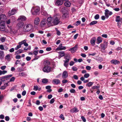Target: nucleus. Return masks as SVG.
Here are the masks:
<instances>
[{
  "label": "nucleus",
  "instance_id": "obj_1",
  "mask_svg": "<svg viewBox=\"0 0 122 122\" xmlns=\"http://www.w3.org/2000/svg\"><path fill=\"white\" fill-rule=\"evenodd\" d=\"M44 67L43 69V70L44 72H49L51 70V68L50 66V63L48 60L44 61Z\"/></svg>",
  "mask_w": 122,
  "mask_h": 122
},
{
  "label": "nucleus",
  "instance_id": "obj_2",
  "mask_svg": "<svg viewBox=\"0 0 122 122\" xmlns=\"http://www.w3.org/2000/svg\"><path fill=\"white\" fill-rule=\"evenodd\" d=\"M33 26L30 24H26L23 27V30L25 32H28L31 30L33 28Z\"/></svg>",
  "mask_w": 122,
  "mask_h": 122
},
{
  "label": "nucleus",
  "instance_id": "obj_3",
  "mask_svg": "<svg viewBox=\"0 0 122 122\" xmlns=\"http://www.w3.org/2000/svg\"><path fill=\"white\" fill-rule=\"evenodd\" d=\"M40 10V7L37 6L33 7L31 10V12L33 15H37V13Z\"/></svg>",
  "mask_w": 122,
  "mask_h": 122
},
{
  "label": "nucleus",
  "instance_id": "obj_4",
  "mask_svg": "<svg viewBox=\"0 0 122 122\" xmlns=\"http://www.w3.org/2000/svg\"><path fill=\"white\" fill-rule=\"evenodd\" d=\"M47 25L48 26H51L53 25V19L51 17H48L47 20Z\"/></svg>",
  "mask_w": 122,
  "mask_h": 122
},
{
  "label": "nucleus",
  "instance_id": "obj_5",
  "mask_svg": "<svg viewBox=\"0 0 122 122\" xmlns=\"http://www.w3.org/2000/svg\"><path fill=\"white\" fill-rule=\"evenodd\" d=\"M47 20L46 18L43 19L40 24V26L41 27L46 26L47 25Z\"/></svg>",
  "mask_w": 122,
  "mask_h": 122
},
{
  "label": "nucleus",
  "instance_id": "obj_6",
  "mask_svg": "<svg viewBox=\"0 0 122 122\" xmlns=\"http://www.w3.org/2000/svg\"><path fill=\"white\" fill-rule=\"evenodd\" d=\"M26 20V18L25 16L23 15H21L19 17L17 20L19 21L23 22L25 21Z\"/></svg>",
  "mask_w": 122,
  "mask_h": 122
},
{
  "label": "nucleus",
  "instance_id": "obj_7",
  "mask_svg": "<svg viewBox=\"0 0 122 122\" xmlns=\"http://www.w3.org/2000/svg\"><path fill=\"white\" fill-rule=\"evenodd\" d=\"M55 50L57 51V52L59 53V56L58 57L59 59H60L61 58V51L58 52V51H61V45H60L59 47L57 48Z\"/></svg>",
  "mask_w": 122,
  "mask_h": 122
},
{
  "label": "nucleus",
  "instance_id": "obj_8",
  "mask_svg": "<svg viewBox=\"0 0 122 122\" xmlns=\"http://www.w3.org/2000/svg\"><path fill=\"white\" fill-rule=\"evenodd\" d=\"M116 18L115 21L116 22H118V26L119 27L121 25V22H120V17L119 16H117L116 17Z\"/></svg>",
  "mask_w": 122,
  "mask_h": 122
},
{
  "label": "nucleus",
  "instance_id": "obj_9",
  "mask_svg": "<svg viewBox=\"0 0 122 122\" xmlns=\"http://www.w3.org/2000/svg\"><path fill=\"white\" fill-rule=\"evenodd\" d=\"M68 77L67 72L66 71H64L62 73V77L63 79H66Z\"/></svg>",
  "mask_w": 122,
  "mask_h": 122
},
{
  "label": "nucleus",
  "instance_id": "obj_10",
  "mask_svg": "<svg viewBox=\"0 0 122 122\" xmlns=\"http://www.w3.org/2000/svg\"><path fill=\"white\" fill-rule=\"evenodd\" d=\"M111 62L115 65H118L120 64V62L116 59H112L111 61Z\"/></svg>",
  "mask_w": 122,
  "mask_h": 122
},
{
  "label": "nucleus",
  "instance_id": "obj_11",
  "mask_svg": "<svg viewBox=\"0 0 122 122\" xmlns=\"http://www.w3.org/2000/svg\"><path fill=\"white\" fill-rule=\"evenodd\" d=\"M5 24L4 22H1L0 23V30L3 31L5 29Z\"/></svg>",
  "mask_w": 122,
  "mask_h": 122
},
{
  "label": "nucleus",
  "instance_id": "obj_12",
  "mask_svg": "<svg viewBox=\"0 0 122 122\" xmlns=\"http://www.w3.org/2000/svg\"><path fill=\"white\" fill-rule=\"evenodd\" d=\"M59 18L58 17H56L54 19H53V25H57L59 23Z\"/></svg>",
  "mask_w": 122,
  "mask_h": 122
},
{
  "label": "nucleus",
  "instance_id": "obj_13",
  "mask_svg": "<svg viewBox=\"0 0 122 122\" xmlns=\"http://www.w3.org/2000/svg\"><path fill=\"white\" fill-rule=\"evenodd\" d=\"M64 57L65 60L63 61H65L66 62H68L69 61L70 59V56L68 54L66 55Z\"/></svg>",
  "mask_w": 122,
  "mask_h": 122
},
{
  "label": "nucleus",
  "instance_id": "obj_14",
  "mask_svg": "<svg viewBox=\"0 0 122 122\" xmlns=\"http://www.w3.org/2000/svg\"><path fill=\"white\" fill-rule=\"evenodd\" d=\"M26 41L27 40H24L21 42H19V43L21 45L23 44L25 46H28V44L26 43Z\"/></svg>",
  "mask_w": 122,
  "mask_h": 122
},
{
  "label": "nucleus",
  "instance_id": "obj_15",
  "mask_svg": "<svg viewBox=\"0 0 122 122\" xmlns=\"http://www.w3.org/2000/svg\"><path fill=\"white\" fill-rule=\"evenodd\" d=\"M12 76V75L10 74L3 76L0 78V80H2L3 79H7L8 78L11 77Z\"/></svg>",
  "mask_w": 122,
  "mask_h": 122
},
{
  "label": "nucleus",
  "instance_id": "obj_16",
  "mask_svg": "<svg viewBox=\"0 0 122 122\" xmlns=\"http://www.w3.org/2000/svg\"><path fill=\"white\" fill-rule=\"evenodd\" d=\"M19 22L17 24V26L19 28H22L24 26V23L23 22L19 21Z\"/></svg>",
  "mask_w": 122,
  "mask_h": 122
},
{
  "label": "nucleus",
  "instance_id": "obj_17",
  "mask_svg": "<svg viewBox=\"0 0 122 122\" xmlns=\"http://www.w3.org/2000/svg\"><path fill=\"white\" fill-rule=\"evenodd\" d=\"M107 42H106L105 44H100V46L101 49L105 50L106 49L107 47Z\"/></svg>",
  "mask_w": 122,
  "mask_h": 122
},
{
  "label": "nucleus",
  "instance_id": "obj_18",
  "mask_svg": "<svg viewBox=\"0 0 122 122\" xmlns=\"http://www.w3.org/2000/svg\"><path fill=\"white\" fill-rule=\"evenodd\" d=\"M17 10L15 9H12L9 13V15L10 16L15 14L17 12Z\"/></svg>",
  "mask_w": 122,
  "mask_h": 122
},
{
  "label": "nucleus",
  "instance_id": "obj_19",
  "mask_svg": "<svg viewBox=\"0 0 122 122\" xmlns=\"http://www.w3.org/2000/svg\"><path fill=\"white\" fill-rule=\"evenodd\" d=\"M79 110L76 107H74L70 110V112L72 113H76Z\"/></svg>",
  "mask_w": 122,
  "mask_h": 122
},
{
  "label": "nucleus",
  "instance_id": "obj_20",
  "mask_svg": "<svg viewBox=\"0 0 122 122\" xmlns=\"http://www.w3.org/2000/svg\"><path fill=\"white\" fill-rule=\"evenodd\" d=\"M96 41V39L95 37L93 38L91 40L90 43L92 46H94L95 45Z\"/></svg>",
  "mask_w": 122,
  "mask_h": 122
},
{
  "label": "nucleus",
  "instance_id": "obj_21",
  "mask_svg": "<svg viewBox=\"0 0 122 122\" xmlns=\"http://www.w3.org/2000/svg\"><path fill=\"white\" fill-rule=\"evenodd\" d=\"M65 12L62 13L63 14V15H62V17L64 19L67 17L68 16V14L67 13L66 11L65 10Z\"/></svg>",
  "mask_w": 122,
  "mask_h": 122
},
{
  "label": "nucleus",
  "instance_id": "obj_22",
  "mask_svg": "<svg viewBox=\"0 0 122 122\" xmlns=\"http://www.w3.org/2000/svg\"><path fill=\"white\" fill-rule=\"evenodd\" d=\"M5 55L3 51L0 50V59H3Z\"/></svg>",
  "mask_w": 122,
  "mask_h": 122
},
{
  "label": "nucleus",
  "instance_id": "obj_23",
  "mask_svg": "<svg viewBox=\"0 0 122 122\" xmlns=\"http://www.w3.org/2000/svg\"><path fill=\"white\" fill-rule=\"evenodd\" d=\"M102 41V38L100 37H98L96 43L97 44H99Z\"/></svg>",
  "mask_w": 122,
  "mask_h": 122
},
{
  "label": "nucleus",
  "instance_id": "obj_24",
  "mask_svg": "<svg viewBox=\"0 0 122 122\" xmlns=\"http://www.w3.org/2000/svg\"><path fill=\"white\" fill-rule=\"evenodd\" d=\"M40 20L38 17L36 18L35 19L34 24L36 25H38L39 23Z\"/></svg>",
  "mask_w": 122,
  "mask_h": 122
},
{
  "label": "nucleus",
  "instance_id": "obj_25",
  "mask_svg": "<svg viewBox=\"0 0 122 122\" xmlns=\"http://www.w3.org/2000/svg\"><path fill=\"white\" fill-rule=\"evenodd\" d=\"M53 83L56 84H58L60 83V81L58 79H54L52 81Z\"/></svg>",
  "mask_w": 122,
  "mask_h": 122
},
{
  "label": "nucleus",
  "instance_id": "obj_26",
  "mask_svg": "<svg viewBox=\"0 0 122 122\" xmlns=\"http://www.w3.org/2000/svg\"><path fill=\"white\" fill-rule=\"evenodd\" d=\"M41 14L45 16H47V12L44 10L42 9V8H41Z\"/></svg>",
  "mask_w": 122,
  "mask_h": 122
},
{
  "label": "nucleus",
  "instance_id": "obj_27",
  "mask_svg": "<svg viewBox=\"0 0 122 122\" xmlns=\"http://www.w3.org/2000/svg\"><path fill=\"white\" fill-rule=\"evenodd\" d=\"M61 0H57L55 4L57 6H60L61 5Z\"/></svg>",
  "mask_w": 122,
  "mask_h": 122
},
{
  "label": "nucleus",
  "instance_id": "obj_28",
  "mask_svg": "<svg viewBox=\"0 0 122 122\" xmlns=\"http://www.w3.org/2000/svg\"><path fill=\"white\" fill-rule=\"evenodd\" d=\"M64 5L67 7H69L71 5V4L69 2H66L64 3Z\"/></svg>",
  "mask_w": 122,
  "mask_h": 122
},
{
  "label": "nucleus",
  "instance_id": "obj_29",
  "mask_svg": "<svg viewBox=\"0 0 122 122\" xmlns=\"http://www.w3.org/2000/svg\"><path fill=\"white\" fill-rule=\"evenodd\" d=\"M17 30L14 29H12L10 31V33L12 34H15L17 32Z\"/></svg>",
  "mask_w": 122,
  "mask_h": 122
},
{
  "label": "nucleus",
  "instance_id": "obj_30",
  "mask_svg": "<svg viewBox=\"0 0 122 122\" xmlns=\"http://www.w3.org/2000/svg\"><path fill=\"white\" fill-rule=\"evenodd\" d=\"M78 46L77 45H76L74 47L71 49V50L73 51H75L77 49Z\"/></svg>",
  "mask_w": 122,
  "mask_h": 122
},
{
  "label": "nucleus",
  "instance_id": "obj_31",
  "mask_svg": "<svg viewBox=\"0 0 122 122\" xmlns=\"http://www.w3.org/2000/svg\"><path fill=\"white\" fill-rule=\"evenodd\" d=\"M94 83L93 82H88L86 85V86H88V87L91 86Z\"/></svg>",
  "mask_w": 122,
  "mask_h": 122
},
{
  "label": "nucleus",
  "instance_id": "obj_32",
  "mask_svg": "<svg viewBox=\"0 0 122 122\" xmlns=\"http://www.w3.org/2000/svg\"><path fill=\"white\" fill-rule=\"evenodd\" d=\"M48 81V80L46 78L43 79L42 80V82L44 83H47Z\"/></svg>",
  "mask_w": 122,
  "mask_h": 122
},
{
  "label": "nucleus",
  "instance_id": "obj_33",
  "mask_svg": "<svg viewBox=\"0 0 122 122\" xmlns=\"http://www.w3.org/2000/svg\"><path fill=\"white\" fill-rule=\"evenodd\" d=\"M23 51L21 49H20L15 52L17 54H19L23 52Z\"/></svg>",
  "mask_w": 122,
  "mask_h": 122
},
{
  "label": "nucleus",
  "instance_id": "obj_34",
  "mask_svg": "<svg viewBox=\"0 0 122 122\" xmlns=\"http://www.w3.org/2000/svg\"><path fill=\"white\" fill-rule=\"evenodd\" d=\"M97 21L95 20L93 21L90 23V25H93L97 24Z\"/></svg>",
  "mask_w": 122,
  "mask_h": 122
},
{
  "label": "nucleus",
  "instance_id": "obj_35",
  "mask_svg": "<svg viewBox=\"0 0 122 122\" xmlns=\"http://www.w3.org/2000/svg\"><path fill=\"white\" fill-rule=\"evenodd\" d=\"M17 70L18 72H21L24 71V68L21 67H18L17 68Z\"/></svg>",
  "mask_w": 122,
  "mask_h": 122
},
{
  "label": "nucleus",
  "instance_id": "obj_36",
  "mask_svg": "<svg viewBox=\"0 0 122 122\" xmlns=\"http://www.w3.org/2000/svg\"><path fill=\"white\" fill-rule=\"evenodd\" d=\"M7 72V71L6 70H4L3 71L0 70V75L2 74H4L6 73Z\"/></svg>",
  "mask_w": 122,
  "mask_h": 122
},
{
  "label": "nucleus",
  "instance_id": "obj_37",
  "mask_svg": "<svg viewBox=\"0 0 122 122\" xmlns=\"http://www.w3.org/2000/svg\"><path fill=\"white\" fill-rule=\"evenodd\" d=\"M100 88V86H94L92 87L91 89H96L97 90H98L99 88Z\"/></svg>",
  "mask_w": 122,
  "mask_h": 122
},
{
  "label": "nucleus",
  "instance_id": "obj_38",
  "mask_svg": "<svg viewBox=\"0 0 122 122\" xmlns=\"http://www.w3.org/2000/svg\"><path fill=\"white\" fill-rule=\"evenodd\" d=\"M19 45L17 46L15 48V50H17L18 49L20 48L21 46V45L19 43Z\"/></svg>",
  "mask_w": 122,
  "mask_h": 122
},
{
  "label": "nucleus",
  "instance_id": "obj_39",
  "mask_svg": "<svg viewBox=\"0 0 122 122\" xmlns=\"http://www.w3.org/2000/svg\"><path fill=\"white\" fill-rule=\"evenodd\" d=\"M19 75L20 76H25V74L24 72H21L19 73Z\"/></svg>",
  "mask_w": 122,
  "mask_h": 122
},
{
  "label": "nucleus",
  "instance_id": "obj_40",
  "mask_svg": "<svg viewBox=\"0 0 122 122\" xmlns=\"http://www.w3.org/2000/svg\"><path fill=\"white\" fill-rule=\"evenodd\" d=\"M6 38L5 37H1L0 38V40L2 42H5L6 40Z\"/></svg>",
  "mask_w": 122,
  "mask_h": 122
},
{
  "label": "nucleus",
  "instance_id": "obj_41",
  "mask_svg": "<svg viewBox=\"0 0 122 122\" xmlns=\"http://www.w3.org/2000/svg\"><path fill=\"white\" fill-rule=\"evenodd\" d=\"M63 61L64 62V66L66 68H67L68 66V62H66L65 61Z\"/></svg>",
  "mask_w": 122,
  "mask_h": 122
},
{
  "label": "nucleus",
  "instance_id": "obj_42",
  "mask_svg": "<svg viewBox=\"0 0 122 122\" xmlns=\"http://www.w3.org/2000/svg\"><path fill=\"white\" fill-rule=\"evenodd\" d=\"M74 71H76L77 70V68L75 66H73L71 68Z\"/></svg>",
  "mask_w": 122,
  "mask_h": 122
},
{
  "label": "nucleus",
  "instance_id": "obj_43",
  "mask_svg": "<svg viewBox=\"0 0 122 122\" xmlns=\"http://www.w3.org/2000/svg\"><path fill=\"white\" fill-rule=\"evenodd\" d=\"M94 18L95 20H97L99 18V15L98 14L94 16Z\"/></svg>",
  "mask_w": 122,
  "mask_h": 122
},
{
  "label": "nucleus",
  "instance_id": "obj_44",
  "mask_svg": "<svg viewBox=\"0 0 122 122\" xmlns=\"http://www.w3.org/2000/svg\"><path fill=\"white\" fill-rule=\"evenodd\" d=\"M4 98V96L3 95H0V102H1Z\"/></svg>",
  "mask_w": 122,
  "mask_h": 122
},
{
  "label": "nucleus",
  "instance_id": "obj_45",
  "mask_svg": "<svg viewBox=\"0 0 122 122\" xmlns=\"http://www.w3.org/2000/svg\"><path fill=\"white\" fill-rule=\"evenodd\" d=\"M6 16L4 15H0V20L2 19L5 18Z\"/></svg>",
  "mask_w": 122,
  "mask_h": 122
},
{
  "label": "nucleus",
  "instance_id": "obj_46",
  "mask_svg": "<svg viewBox=\"0 0 122 122\" xmlns=\"http://www.w3.org/2000/svg\"><path fill=\"white\" fill-rule=\"evenodd\" d=\"M38 50L34 51L33 52V54L35 56L37 55L38 53Z\"/></svg>",
  "mask_w": 122,
  "mask_h": 122
},
{
  "label": "nucleus",
  "instance_id": "obj_47",
  "mask_svg": "<svg viewBox=\"0 0 122 122\" xmlns=\"http://www.w3.org/2000/svg\"><path fill=\"white\" fill-rule=\"evenodd\" d=\"M97 60L100 61H103V58L101 57H99L98 58V59L97 60V59H96Z\"/></svg>",
  "mask_w": 122,
  "mask_h": 122
},
{
  "label": "nucleus",
  "instance_id": "obj_48",
  "mask_svg": "<svg viewBox=\"0 0 122 122\" xmlns=\"http://www.w3.org/2000/svg\"><path fill=\"white\" fill-rule=\"evenodd\" d=\"M70 92L71 93H75L76 92V91L75 89H72L70 90Z\"/></svg>",
  "mask_w": 122,
  "mask_h": 122
},
{
  "label": "nucleus",
  "instance_id": "obj_49",
  "mask_svg": "<svg viewBox=\"0 0 122 122\" xmlns=\"http://www.w3.org/2000/svg\"><path fill=\"white\" fill-rule=\"evenodd\" d=\"M34 90L36 91H37L38 89V88H39L38 86H34Z\"/></svg>",
  "mask_w": 122,
  "mask_h": 122
},
{
  "label": "nucleus",
  "instance_id": "obj_50",
  "mask_svg": "<svg viewBox=\"0 0 122 122\" xmlns=\"http://www.w3.org/2000/svg\"><path fill=\"white\" fill-rule=\"evenodd\" d=\"M0 49L1 50H5V49H4L3 45H0Z\"/></svg>",
  "mask_w": 122,
  "mask_h": 122
},
{
  "label": "nucleus",
  "instance_id": "obj_51",
  "mask_svg": "<svg viewBox=\"0 0 122 122\" xmlns=\"http://www.w3.org/2000/svg\"><path fill=\"white\" fill-rule=\"evenodd\" d=\"M89 75L88 73L85 74L84 75V77L85 78H87L89 77Z\"/></svg>",
  "mask_w": 122,
  "mask_h": 122
},
{
  "label": "nucleus",
  "instance_id": "obj_52",
  "mask_svg": "<svg viewBox=\"0 0 122 122\" xmlns=\"http://www.w3.org/2000/svg\"><path fill=\"white\" fill-rule=\"evenodd\" d=\"M15 79V78L14 77H13L10 79V81H9V82L11 81H14Z\"/></svg>",
  "mask_w": 122,
  "mask_h": 122
},
{
  "label": "nucleus",
  "instance_id": "obj_53",
  "mask_svg": "<svg viewBox=\"0 0 122 122\" xmlns=\"http://www.w3.org/2000/svg\"><path fill=\"white\" fill-rule=\"evenodd\" d=\"M81 23V21L80 20H78L76 22L75 25L77 26L78 25L80 24Z\"/></svg>",
  "mask_w": 122,
  "mask_h": 122
},
{
  "label": "nucleus",
  "instance_id": "obj_54",
  "mask_svg": "<svg viewBox=\"0 0 122 122\" xmlns=\"http://www.w3.org/2000/svg\"><path fill=\"white\" fill-rule=\"evenodd\" d=\"M68 82V81L66 79H64L62 81V83L64 84L67 82Z\"/></svg>",
  "mask_w": 122,
  "mask_h": 122
},
{
  "label": "nucleus",
  "instance_id": "obj_55",
  "mask_svg": "<svg viewBox=\"0 0 122 122\" xmlns=\"http://www.w3.org/2000/svg\"><path fill=\"white\" fill-rule=\"evenodd\" d=\"M55 101V98H53L51 99L50 102V103L51 104L53 103Z\"/></svg>",
  "mask_w": 122,
  "mask_h": 122
},
{
  "label": "nucleus",
  "instance_id": "obj_56",
  "mask_svg": "<svg viewBox=\"0 0 122 122\" xmlns=\"http://www.w3.org/2000/svg\"><path fill=\"white\" fill-rule=\"evenodd\" d=\"M81 119H82V121L84 122H85L86 121V120L85 117L83 116H82L81 117Z\"/></svg>",
  "mask_w": 122,
  "mask_h": 122
},
{
  "label": "nucleus",
  "instance_id": "obj_57",
  "mask_svg": "<svg viewBox=\"0 0 122 122\" xmlns=\"http://www.w3.org/2000/svg\"><path fill=\"white\" fill-rule=\"evenodd\" d=\"M75 63L72 61H71L69 63V65L70 66H71L73 65Z\"/></svg>",
  "mask_w": 122,
  "mask_h": 122
},
{
  "label": "nucleus",
  "instance_id": "obj_58",
  "mask_svg": "<svg viewBox=\"0 0 122 122\" xmlns=\"http://www.w3.org/2000/svg\"><path fill=\"white\" fill-rule=\"evenodd\" d=\"M91 67L89 66H87L86 67V68L87 70H91Z\"/></svg>",
  "mask_w": 122,
  "mask_h": 122
},
{
  "label": "nucleus",
  "instance_id": "obj_59",
  "mask_svg": "<svg viewBox=\"0 0 122 122\" xmlns=\"http://www.w3.org/2000/svg\"><path fill=\"white\" fill-rule=\"evenodd\" d=\"M105 14H108L110 11L108 9H106L105 10Z\"/></svg>",
  "mask_w": 122,
  "mask_h": 122
},
{
  "label": "nucleus",
  "instance_id": "obj_60",
  "mask_svg": "<svg viewBox=\"0 0 122 122\" xmlns=\"http://www.w3.org/2000/svg\"><path fill=\"white\" fill-rule=\"evenodd\" d=\"M6 67V66H1L0 67V69L2 70H5Z\"/></svg>",
  "mask_w": 122,
  "mask_h": 122
},
{
  "label": "nucleus",
  "instance_id": "obj_61",
  "mask_svg": "<svg viewBox=\"0 0 122 122\" xmlns=\"http://www.w3.org/2000/svg\"><path fill=\"white\" fill-rule=\"evenodd\" d=\"M5 120L6 121H8L10 120V118L9 116H6L5 117Z\"/></svg>",
  "mask_w": 122,
  "mask_h": 122
},
{
  "label": "nucleus",
  "instance_id": "obj_62",
  "mask_svg": "<svg viewBox=\"0 0 122 122\" xmlns=\"http://www.w3.org/2000/svg\"><path fill=\"white\" fill-rule=\"evenodd\" d=\"M6 87V86H5L4 85L2 86L0 88V89L1 90H4L5 89Z\"/></svg>",
  "mask_w": 122,
  "mask_h": 122
},
{
  "label": "nucleus",
  "instance_id": "obj_63",
  "mask_svg": "<svg viewBox=\"0 0 122 122\" xmlns=\"http://www.w3.org/2000/svg\"><path fill=\"white\" fill-rule=\"evenodd\" d=\"M31 59V58L29 56H27L26 57V59L27 61H30Z\"/></svg>",
  "mask_w": 122,
  "mask_h": 122
},
{
  "label": "nucleus",
  "instance_id": "obj_64",
  "mask_svg": "<svg viewBox=\"0 0 122 122\" xmlns=\"http://www.w3.org/2000/svg\"><path fill=\"white\" fill-rule=\"evenodd\" d=\"M51 50V48L50 47H48L46 48V50L47 51H49Z\"/></svg>",
  "mask_w": 122,
  "mask_h": 122
}]
</instances>
